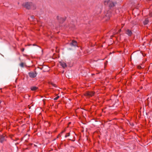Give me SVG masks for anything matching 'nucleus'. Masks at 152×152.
<instances>
[{
	"mask_svg": "<svg viewBox=\"0 0 152 152\" xmlns=\"http://www.w3.org/2000/svg\"><path fill=\"white\" fill-rule=\"evenodd\" d=\"M36 69L34 72H30L28 73L29 76L31 78H34L36 77L37 74V73L35 71Z\"/></svg>",
	"mask_w": 152,
	"mask_h": 152,
	"instance_id": "obj_3",
	"label": "nucleus"
},
{
	"mask_svg": "<svg viewBox=\"0 0 152 152\" xmlns=\"http://www.w3.org/2000/svg\"><path fill=\"white\" fill-rule=\"evenodd\" d=\"M70 140H72V141H75V139L74 140H71L70 139Z\"/></svg>",
	"mask_w": 152,
	"mask_h": 152,
	"instance_id": "obj_18",
	"label": "nucleus"
},
{
	"mask_svg": "<svg viewBox=\"0 0 152 152\" xmlns=\"http://www.w3.org/2000/svg\"><path fill=\"white\" fill-rule=\"evenodd\" d=\"M56 18L58 22L61 24L63 23L66 19V17L63 18L60 17L59 16H57Z\"/></svg>",
	"mask_w": 152,
	"mask_h": 152,
	"instance_id": "obj_4",
	"label": "nucleus"
},
{
	"mask_svg": "<svg viewBox=\"0 0 152 152\" xmlns=\"http://www.w3.org/2000/svg\"><path fill=\"white\" fill-rule=\"evenodd\" d=\"M126 33L129 36H131L132 34V31L129 29H127L126 30Z\"/></svg>",
	"mask_w": 152,
	"mask_h": 152,
	"instance_id": "obj_9",
	"label": "nucleus"
},
{
	"mask_svg": "<svg viewBox=\"0 0 152 152\" xmlns=\"http://www.w3.org/2000/svg\"><path fill=\"white\" fill-rule=\"evenodd\" d=\"M53 86H55V85H53Z\"/></svg>",
	"mask_w": 152,
	"mask_h": 152,
	"instance_id": "obj_22",
	"label": "nucleus"
},
{
	"mask_svg": "<svg viewBox=\"0 0 152 152\" xmlns=\"http://www.w3.org/2000/svg\"><path fill=\"white\" fill-rule=\"evenodd\" d=\"M5 136L4 135H0V142L2 143L4 141L6 140L5 138Z\"/></svg>",
	"mask_w": 152,
	"mask_h": 152,
	"instance_id": "obj_5",
	"label": "nucleus"
},
{
	"mask_svg": "<svg viewBox=\"0 0 152 152\" xmlns=\"http://www.w3.org/2000/svg\"><path fill=\"white\" fill-rule=\"evenodd\" d=\"M42 68H43V67H42V68H41V69H42Z\"/></svg>",
	"mask_w": 152,
	"mask_h": 152,
	"instance_id": "obj_23",
	"label": "nucleus"
},
{
	"mask_svg": "<svg viewBox=\"0 0 152 152\" xmlns=\"http://www.w3.org/2000/svg\"><path fill=\"white\" fill-rule=\"evenodd\" d=\"M68 49L69 50H72V49L71 48H69V49Z\"/></svg>",
	"mask_w": 152,
	"mask_h": 152,
	"instance_id": "obj_20",
	"label": "nucleus"
},
{
	"mask_svg": "<svg viewBox=\"0 0 152 152\" xmlns=\"http://www.w3.org/2000/svg\"><path fill=\"white\" fill-rule=\"evenodd\" d=\"M107 4L108 5L109 8L110 10L108 11L107 12L105 16L106 17H107L109 19L111 16L110 10L113 11L114 10L115 7L117 4V2L115 1H113L112 0H110L108 1H107L106 3V5Z\"/></svg>",
	"mask_w": 152,
	"mask_h": 152,
	"instance_id": "obj_1",
	"label": "nucleus"
},
{
	"mask_svg": "<svg viewBox=\"0 0 152 152\" xmlns=\"http://www.w3.org/2000/svg\"><path fill=\"white\" fill-rule=\"evenodd\" d=\"M38 88V87L36 86H32L31 88V90L34 91L37 90Z\"/></svg>",
	"mask_w": 152,
	"mask_h": 152,
	"instance_id": "obj_10",
	"label": "nucleus"
},
{
	"mask_svg": "<svg viewBox=\"0 0 152 152\" xmlns=\"http://www.w3.org/2000/svg\"><path fill=\"white\" fill-rule=\"evenodd\" d=\"M141 68H142V67H141L140 66H138V68H139V69H141Z\"/></svg>",
	"mask_w": 152,
	"mask_h": 152,
	"instance_id": "obj_17",
	"label": "nucleus"
},
{
	"mask_svg": "<svg viewBox=\"0 0 152 152\" xmlns=\"http://www.w3.org/2000/svg\"><path fill=\"white\" fill-rule=\"evenodd\" d=\"M59 63L61 66L64 68L66 67L67 66L66 63L64 62L60 61L59 62Z\"/></svg>",
	"mask_w": 152,
	"mask_h": 152,
	"instance_id": "obj_8",
	"label": "nucleus"
},
{
	"mask_svg": "<svg viewBox=\"0 0 152 152\" xmlns=\"http://www.w3.org/2000/svg\"><path fill=\"white\" fill-rule=\"evenodd\" d=\"M143 56H146V54H143Z\"/></svg>",
	"mask_w": 152,
	"mask_h": 152,
	"instance_id": "obj_19",
	"label": "nucleus"
},
{
	"mask_svg": "<svg viewBox=\"0 0 152 152\" xmlns=\"http://www.w3.org/2000/svg\"><path fill=\"white\" fill-rule=\"evenodd\" d=\"M70 135V133H68L66 134V135L65 136V137H66L68 136H69Z\"/></svg>",
	"mask_w": 152,
	"mask_h": 152,
	"instance_id": "obj_14",
	"label": "nucleus"
},
{
	"mask_svg": "<svg viewBox=\"0 0 152 152\" xmlns=\"http://www.w3.org/2000/svg\"><path fill=\"white\" fill-rule=\"evenodd\" d=\"M69 45L71 46H77V42L76 41L73 40L69 43Z\"/></svg>",
	"mask_w": 152,
	"mask_h": 152,
	"instance_id": "obj_6",
	"label": "nucleus"
},
{
	"mask_svg": "<svg viewBox=\"0 0 152 152\" xmlns=\"http://www.w3.org/2000/svg\"><path fill=\"white\" fill-rule=\"evenodd\" d=\"M31 18L33 20L34 19V17L33 15L31 16Z\"/></svg>",
	"mask_w": 152,
	"mask_h": 152,
	"instance_id": "obj_15",
	"label": "nucleus"
},
{
	"mask_svg": "<svg viewBox=\"0 0 152 152\" xmlns=\"http://www.w3.org/2000/svg\"><path fill=\"white\" fill-rule=\"evenodd\" d=\"M1 100H0V103H1Z\"/></svg>",
	"mask_w": 152,
	"mask_h": 152,
	"instance_id": "obj_21",
	"label": "nucleus"
},
{
	"mask_svg": "<svg viewBox=\"0 0 152 152\" xmlns=\"http://www.w3.org/2000/svg\"><path fill=\"white\" fill-rule=\"evenodd\" d=\"M24 48H23L21 49V50L22 52L24 51Z\"/></svg>",
	"mask_w": 152,
	"mask_h": 152,
	"instance_id": "obj_16",
	"label": "nucleus"
},
{
	"mask_svg": "<svg viewBox=\"0 0 152 152\" xmlns=\"http://www.w3.org/2000/svg\"><path fill=\"white\" fill-rule=\"evenodd\" d=\"M148 22V20L147 19H145L143 22V24L144 25H147Z\"/></svg>",
	"mask_w": 152,
	"mask_h": 152,
	"instance_id": "obj_11",
	"label": "nucleus"
},
{
	"mask_svg": "<svg viewBox=\"0 0 152 152\" xmlns=\"http://www.w3.org/2000/svg\"><path fill=\"white\" fill-rule=\"evenodd\" d=\"M94 92L93 91L88 92L86 93V95L89 97H91L94 96Z\"/></svg>",
	"mask_w": 152,
	"mask_h": 152,
	"instance_id": "obj_7",
	"label": "nucleus"
},
{
	"mask_svg": "<svg viewBox=\"0 0 152 152\" xmlns=\"http://www.w3.org/2000/svg\"><path fill=\"white\" fill-rule=\"evenodd\" d=\"M23 6L28 10H30L31 8L34 10L36 8L35 5L31 2H26L23 3Z\"/></svg>",
	"mask_w": 152,
	"mask_h": 152,
	"instance_id": "obj_2",
	"label": "nucleus"
},
{
	"mask_svg": "<svg viewBox=\"0 0 152 152\" xmlns=\"http://www.w3.org/2000/svg\"><path fill=\"white\" fill-rule=\"evenodd\" d=\"M59 98V96H57V97H56V98H55L54 99L55 100H57Z\"/></svg>",
	"mask_w": 152,
	"mask_h": 152,
	"instance_id": "obj_13",
	"label": "nucleus"
},
{
	"mask_svg": "<svg viewBox=\"0 0 152 152\" xmlns=\"http://www.w3.org/2000/svg\"><path fill=\"white\" fill-rule=\"evenodd\" d=\"M20 66L21 67H24V63L23 62H21L20 64Z\"/></svg>",
	"mask_w": 152,
	"mask_h": 152,
	"instance_id": "obj_12",
	"label": "nucleus"
}]
</instances>
